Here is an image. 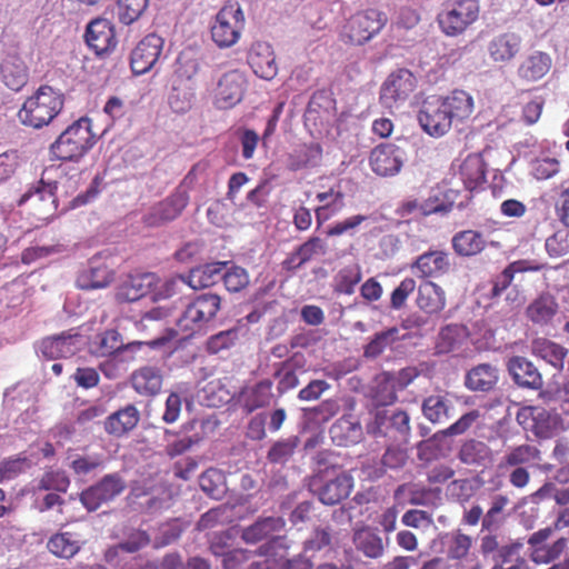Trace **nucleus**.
Segmentation results:
<instances>
[{"instance_id": "38", "label": "nucleus", "mask_w": 569, "mask_h": 569, "mask_svg": "<svg viewBox=\"0 0 569 569\" xmlns=\"http://www.w3.org/2000/svg\"><path fill=\"white\" fill-rule=\"evenodd\" d=\"M498 382V370L496 367L481 363L472 368L466 377V386L473 391H489Z\"/></svg>"}, {"instance_id": "59", "label": "nucleus", "mask_w": 569, "mask_h": 569, "mask_svg": "<svg viewBox=\"0 0 569 569\" xmlns=\"http://www.w3.org/2000/svg\"><path fill=\"white\" fill-rule=\"evenodd\" d=\"M345 194L343 192H338L336 194V200H331L330 202H326L315 209L316 221L318 228L321 227L326 221L330 220L332 217L337 216L345 208Z\"/></svg>"}, {"instance_id": "19", "label": "nucleus", "mask_w": 569, "mask_h": 569, "mask_svg": "<svg viewBox=\"0 0 569 569\" xmlns=\"http://www.w3.org/2000/svg\"><path fill=\"white\" fill-rule=\"evenodd\" d=\"M80 339L81 336L78 333L62 332L61 335L42 339L39 345V351L48 360L68 358L80 350Z\"/></svg>"}, {"instance_id": "32", "label": "nucleus", "mask_w": 569, "mask_h": 569, "mask_svg": "<svg viewBox=\"0 0 569 569\" xmlns=\"http://www.w3.org/2000/svg\"><path fill=\"white\" fill-rule=\"evenodd\" d=\"M0 77L6 87L19 91L28 82V68L19 57L9 56L0 66Z\"/></svg>"}, {"instance_id": "9", "label": "nucleus", "mask_w": 569, "mask_h": 569, "mask_svg": "<svg viewBox=\"0 0 569 569\" xmlns=\"http://www.w3.org/2000/svg\"><path fill=\"white\" fill-rule=\"evenodd\" d=\"M56 182L40 179L32 183L18 200V206L31 204L39 220H48L57 210Z\"/></svg>"}, {"instance_id": "54", "label": "nucleus", "mask_w": 569, "mask_h": 569, "mask_svg": "<svg viewBox=\"0 0 569 569\" xmlns=\"http://www.w3.org/2000/svg\"><path fill=\"white\" fill-rule=\"evenodd\" d=\"M397 335V328H390L386 331L376 333L371 341L366 346L365 356L369 358L380 356L396 340Z\"/></svg>"}, {"instance_id": "42", "label": "nucleus", "mask_w": 569, "mask_h": 569, "mask_svg": "<svg viewBox=\"0 0 569 569\" xmlns=\"http://www.w3.org/2000/svg\"><path fill=\"white\" fill-rule=\"evenodd\" d=\"M450 401L443 395H430L421 405L422 415L431 423H442L450 415Z\"/></svg>"}, {"instance_id": "30", "label": "nucleus", "mask_w": 569, "mask_h": 569, "mask_svg": "<svg viewBox=\"0 0 569 569\" xmlns=\"http://www.w3.org/2000/svg\"><path fill=\"white\" fill-rule=\"evenodd\" d=\"M417 306L428 315L442 311L446 307L445 290L437 283L427 280L418 288Z\"/></svg>"}, {"instance_id": "17", "label": "nucleus", "mask_w": 569, "mask_h": 569, "mask_svg": "<svg viewBox=\"0 0 569 569\" xmlns=\"http://www.w3.org/2000/svg\"><path fill=\"white\" fill-rule=\"evenodd\" d=\"M248 63L256 76L272 80L278 73V64L272 47L263 41H256L248 51Z\"/></svg>"}, {"instance_id": "33", "label": "nucleus", "mask_w": 569, "mask_h": 569, "mask_svg": "<svg viewBox=\"0 0 569 569\" xmlns=\"http://www.w3.org/2000/svg\"><path fill=\"white\" fill-rule=\"evenodd\" d=\"M521 39L515 33H502L495 37L488 44L490 58L496 62L511 60L520 50Z\"/></svg>"}, {"instance_id": "10", "label": "nucleus", "mask_w": 569, "mask_h": 569, "mask_svg": "<svg viewBox=\"0 0 569 569\" xmlns=\"http://www.w3.org/2000/svg\"><path fill=\"white\" fill-rule=\"evenodd\" d=\"M84 41L98 58L109 57L118 46L114 24L104 18L91 20L86 27Z\"/></svg>"}, {"instance_id": "55", "label": "nucleus", "mask_w": 569, "mask_h": 569, "mask_svg": "<svg viewBox=\"0 0 569 569\" xmlns=\"http://www.w3.org/2000/svg\"><path fill=\"white\" fill-rule=\"evenodd\" d=\"M360 429L358 423L352 422L347 417H342L331 426L329 432L333 441L339 446H346L349 441L350 433L355 436Z\"/></svg>"}, {"instance_id": "7", "label": "nucleus", "mask_w": 569, "mask_h": 569, "mask_svg": "<svg viewBox=\"0 0 569 569\" xmlns=\"http://www.w3.org/2000/svg\"><path fill=\"white\" fill-rule=\"evenodd\" d=\"M417 88V78L406 68L391 72L380 88V102L388 109L399 108Z\"/></svg>"}, {"instance_id": "13", "label": "nucleus", "mask_w": 569, "mask_h": 569, "mask_svg": "<svg viewBox=\"0 0 569 569\" xmlns=\"http://www.w3.org/2000/svg\"><path fill=\"white\" fill-rule=\"evenodd\" d=\"M247 89V78L239 70L224 73L217 86L216 101L219 108L229 109L241 102Z\"/></svg>"}, {"instance_id": "41", "label": "nucleus", "mask_w": 569, "mask_h": 569, "mask_svg": "<svg viewBox=\"0 0 569 569\" xmlns=\"http://www.w3.org/2000/svg\"><path fill=\"white\" fill-rule=\"evenodd\" d=\"M82 543L69 531L58 532L51 536L47 542L48 550L61 559H71L80 550Z\"/></svg>"}, {"instance_id": "53", "label": "nucleus", "mask_w": 569, "mask_h": 569, "mask_svg": "<svg viewBox=\"0 0 569 569\" xmlns=\"http://www.w3.org/2000/svg\"><path fill=\"white\" fill-rule=\"evenodd\" d=\"M472 539L470 536L457 531L451 535L447 545L448 560H461L466 558L471 549Z\"/></svg>"}, {"instance_id": "52", "label": "nucleus", "mask_w": 569, "mask_h": 569, "mask_svg": "<svg viewBox=\"0 0 569 569\" xmlns=\"http://www.w3.org/2000/svg\"><path fill=\"white\" fill-rule=\"evenodd\" d=\"M298 445V437L278 440L269 449L267 458L271 463H284L292 457Z\"/></svg>"}, {"instance_id": "25", "label": "nucleus", "mask_w": 569, "mask_h": 569, "mask_svg": "<svg viewBox=\"0 0 569 569\" xmlns=\"http://www.w3.org/2000/svg\"><path fill=\"white\" fill-rule=\"evenodd\" d=\"M228 262H211L190 270L179 279L194 290H201L216 284L221 279L222 270Z\"/></svg>"}, {"instance_id": "51", "label": "nucleus", "mask_w": 569, "mask_h": 569, "mask_svg": "<svg viewBox=\"0 0 569 569\" xmlns=\"http://www.w3.org/2000/svg\"><path fill=\"white\" fill-rule=\"evenodd\" d=\"M467 336V328L451 323L443 327L438 336L437 348L440 352L453 351Z\"/></svg>"}, {"instance_id": "63", "label": "nucleus", "mask_w": 569, "mask_h": 569, "mask_svg": "<svg viewBox=\"0 0 569 569\" xmlns=\"http://www.w3.org/2000/svg\"><path fill=\"white\" fill-rule=\"evenodd\" d=\"M416 281L413 278H405L399 286L392 291L390 298L391 308L401 309L408 297L415 291Z\"/></svg>"}, {"instance_id": "40", "label": "nucleus", "mask_w": 569, "mask_h": 569, "mask_svg": "<svg viewBox=\"0 0 569 569\" xmlns=\"http://www.w3.org/2000/svg\"><path fill=\"white\" fill-rule=\"evenodd\" d=\"M322 157L319 143H303L298 146L289 156L288 168L292 171L316 166Z\"/></svg>"}, {"instance_id": "5", "label": "nucleus", "mask_w": 569, "mask_h": 569, "mask_svg": "<svg viewBox=\"0 0 569 569\" xmlns=\"http://www.w3.org/2000/svg\"><path fill=\"white\" fill-rule=\"evenodd\" d=\"M387 21V14L377 9L357 12L342 27L340 38L345 43L361 46L378 34Z\"/></svg>"}, {"instance_id": "45", "label": "nucleus", "mask_w": 569, "mask_h": 569, "mask_svg": "<svg viewBox=\"0 0 569 569\" xmlns=\"http://www.w3.org/2000/svg\"><path fill=\"white\" fill-rule=\"evenodd\" d=\"M112 278V271L107 266L101 264L81 272L77 279V284L84 290L101 289L107 287Z\"/></svg>"}, {"instance_id": "60", "label": "nucleus", "mask_w": 569, "mask_h": 569, "mask_svg": "<svg viewBox=\"0 0 569 569\" xmlns=\"http://www.w3.org/2000/svg\"><path fill=\"white\" fill-rule=\"evenodd\" d=\"M531 171L536 179L547 180L560 171V162L556 158H539L532 162Z\"/></svg>"}, {"instance_id": "31", "label": "nucleus", "mask_w": 569, "mask_h": 569, "mask_svg": "<svg viewBox=\"0 0 569 569\" xmlns=\"http://www.w3.org/2000/svg\"><path fill=\"white\" fill-rule=\"evenodd\" d=\"M139 419L138 409L132 405H128L106 419L104 430L111 436L121 437L132 430L138 425Z\"/></svg>"}, {"instance_id": "2", "label": "nucleus", "mask_w": 569, "mask_h": 569, "mask_svg": "<svg viewBox=\"0 0 569 569\" xmlns=\"http://www.w3.org/2000/svg\"><path fill=\"white\" fill-rule=\"evenodd\" d=\"M64 96L51 86H40L33 94L28 97L18 111L19 121L33 129H41L61 112Z\"/></svg>"}, {"instance_id": "44", "label": "nucleus", "mask_w": 569, "mask_h": 569, "mask_svg": "<svg viewBox=\"0 0 569 569\" xmlns=\"http://www.w3.org/2000/svg\"><path fill=\"white\" fill-rule=\"evenodd\" d=\"M201 490L213 499H221L227 492V480L224 473L217 468H209L199 477Z\"/></svg>"}, {"instance_id": "39", "label": "nucleus", "mask_w": 569, "mask_h": 569, "mask_svg": "<svg viewBox=\"0 0 569 569\" xmlns=\"http://www.w3.org/2000/svg\"><path fill=\"white\" fill-rule=\"evenodd\" d=\"M176 279H161L154 273L144 272V299L151 302L166 300L176 293Z\"/></svg>"}, {"instance_id": "6", "label": "nucleus", "mask_w": 569, "mask_h": 569, "mask_svg": "<svg viewBox=\"0 0 569 569\" xmlns=\"http://www.w3.org/2000/svg\"><path fill=\"white\" fill-rule=\"evenodd\" d=\"M244 24V13L239 3L224 4L211 26L212 41L221 49L234 46L241 38Z\"/></svg>"}, {"instance_id": "29", "label": "nucleus", "mask_w": 569, "mask_h": 569, "mask_svg": "<svg viewBox=\"0 0 569 569\" xmlns=\"http://www.w3.org/2000/svg\"><path fill=\"white\" fill-rule=\"evenodd\" d=\"M451 244L459 257L470 258L480 254L487 248V240L482 232L467 229L455 233Z\"/></svg>"}, {"instance_id": "1", "label": "nucleus", "mask_w": 569, "mask_h": 569, "mask_svg": "<svg viewBox=\"0 0 569 569\" xmlns=\"http://www.w3.org/2000/svg\"><path fill=\"white\" fill-rule=\"evenodd\" d=\"M473 109V98L467 91L456 89L447 96L425 100L418 112V121L426 133L440 138L453 126L469 120Z\"/></svg>"}, {"instance_id": "62", "label": "nucleus", "mask_w": 569, "mask_h": 569, "mask_svg": "<svg viewBox=\"0 0 569 569\" xmlns=\"http://www.w3.org/2000/svg\"><path fill=\"white\" fill-rule=\"evenodd\" d=\"M480 418L479 410H471L462 415L456 422L442 431L446 437L460 436L467 432Z\"/></svg>"}, {"instance_id": "50", "label": "nucleus", "mask_w": 569, "mask_h": 569, "mask_svg": "<svg viewBox=\"0 0 569 569\" xmlns=\"http://www.w3.org/2000/svg\"><path fill=\"white\" fill-rule=\"evenodd\" d=\"M177 330L163 327L159 336L144 340V346L150 350L159 351L162 358H168L177 349Z\"/></svg>"}, {"instance_id": "35", "label": "nucleus", "mask_w": 569, "mask_h": 569, "mask_svg": "<svg viewBox=\"0 0 569 569\" xmlns=\"http://www.w3.org/2000/svg\"><path fill=\"white\" fill-rule=\"evenodd\" d=\"M558 309L559 306L556 299L549 293H543L530 302L526 315L535 325L546 326L551 322Z\"/></svg>"}, {"instance_id": "64", "label": "nucleus", "mask_w": 569, "mask_h": 569, "mask_svg": "<svg viewBox=\"0 0 569 569\" xmlns=\"http://www.w3.org/2000/svg\"><path fill=\"white\" fill-rule=\"evenodd\" d=\"M94 486L106 502L112 500L124 488L122 481L117 476H106Z\"/></svg>"}, {"instance_id": "26", "label": "nucleus", "mask_w": 569, "mask_h": 569, "mask_svg": "<svg viewBox=\"0 0 569 569\" xmlns=\"http://www.w3.org/2000/svg\"><path fill=\"white\" fill-rule=\"evenodd\" d=\"M272 397V381L264 379L244 388L240 392L239 402L247 413H251L257 409L269 406Z\"/></svg>"}, {"instance_id": "61", "label": "nucleus", "mask_w": 569, "mask_h": 569, "mask_svg": "<svg viewBox=\"0 0 569 569\" xmlns=\"http://www.w3.org/2000/svg\"><path fill=\"white\" fill-rule=\"evenodd\" d=\"M142 16V0H118V17L123 24H131Z\"/></svg>"}, {"instance_id": "56", "label": "nucleus", "mask_w": 569, "mask_h": 569, "mask_svg": "<svg viewBox=\"0 0 569 569\" xmlns=\"http://www.w3.org/2000/svg\"><path fill=\"white\" fill-rule=\"evenodd\" d=\"M332 536L329 527H317L303 542V552H318L331 546Z\"/></svg>"}, {"instance_id": "20", "label": "nucleus", "mask_w": 569, "mask_h": 569, "mask_svg": "<svg viewBox=\"0 0 569 569\" xmlns=\"http://www.w3.org/2000/svg\"><path fill=\"white\" fill-rule=\"evenodd\" d=\"M507 369L513 382L521 388L539 390L543 386L541 373L537 367L525 357H511L507 362Z\"/></svg>"}, {"instance_id": "46", "label": "nucleus", "mask_w": 569, "mask_h": 569, "mask_svg": "<svg viewBox=\"0 0 569 569\" xmlns=\"http://www.w3.org/2000/svg\"><path fill=\"white\" fill-rule=\"evenodd\" d=\"M398 388L390 379V371H383L376 377V386L373 388V401L377 406H390L398 399Z\"/></svg>"}, {"instance_id": "23", "label": "nucleus", "mask_w": 569, "mask_h": 569, "mask_svg": "<svg viewBox=\"0 0 569 569\" xmlns=\"http://www.w3.org/2000/svg\"><path fill=\"white\" fill-rule=\"evenodd\" d=\"M189 194L183 189H176L166 200L152 209L148 219L150 224L176 219L189 203Z\"/></svg>"}, {"instance_id": "16", "label": "nucleus", "mask_w": 569, "mask_h": 569, "mask_svg": "<svg viewBox=\"0 0 569 569\" xmlns=\"http://www.w3.org/2000/svg\"><path fill=\"white\" fill-rule=\"evenodd\" d=\"M452 263L450 253L445 250H429L418 256L412 264L418 277L423 279L441 278L448 274Z\"/></svg>"}, {"instance_id": "48", "label": "nucleus", "mask_w": 569, "mask_h": 569, "mask_svg": "<svg viewBox=\"0 0 569 569\" xmlns=\"http://www.w3.org/2000/svg\"><path fill=\"white\" fill-rule=\"evenodd\" d=\"M142 298V274H127L117 287L116 299L118 302H134Z\"/></svg>"}, {"instance_id": "57", "label": "nucleus", "mask_w": 569, "mask_h": 569, "mask_svg": "<svg viewBox=\"0 0 569 569\" xmlns=\"http://www.w3.org/2000/svg\"><path fill=\"white\" fill-rule=\"evenodd\" d=\"M224 287L230 292H239L249 284V274L247 270L239 266H232L221 274Z\"/></svg>"}, {"instance_id": "15", "label": "nucleus", "mask_w": 569, "mask_h": 569, "mask_svg": "<svg viewBox=\"0 0 569 569\" xmlns=\"http://www.w3.org/2000/svg\"><path fill=\"white\" fill-rule=\"evenodd\" d=\"M327 252V242L318 236H312L299 244L291 253H289L287 258L281 262V267L283 270L292 272L306 263L319 257L326 256Z\"/></svg>"}, {"instance_id": "3", "label": "nucleus", "mask_w": 569, "mask_h": 569, "mask_svg": "<svg viewBox=\"0 0 569 569\" xmlns=\"http://www.w3.org/2000/svg\"><path fill=\"white\" fill-rule=\"evenodd\" d=\"M97 143V134L92 131V122L82 117L62 131L50 146V153L57 160L78 162Z\"/></svg>"}, {"instance_id": "14", "label": "nucleus", "mask_w": 569, "mask_h": 569, "mask_svg": "<svg viewBox=\"0 0 569 569\" xmlns=\"http://www.w3.org/2000/svg\"><path fill=\"white\" fill-rule=\"evenodd\" d=\"M553 528L546 527L533 532L528 545L532 548L531 559L536 563H549L558 559L567 549L568 541L566 538H559L552 545H543L552 535Z\"/></svg>"}, {"instance_id": "8", "label": "nucleus", "mask_w": 569, "mask_h": 569, "mask_svg": "<svg viewBox=\"0 0 569 569\" xmlns=\"http://www.w3.org/2000/svg\"><path fill=\"white\" fill-rule=\"evenodd\" d=\"M221 306V298L214 293H202L191 301L178 320L183 331L193 332L213 319Z\"/></svg>"}, {"instance_id": "21", "label": "nucleus", "mask_w": 569, "mask_h": 569, "mask_svg": "<svg viewBox=\"0 0 569 569\" xmlns=\"http://www.w3.org/2000/svg\"><path fill=\"white\" fill-rule=\"evenodd\" d=\"M286 521L279 516L259 517L252 525L242 529L241 539L249 545L274 539L283 531Z\"/></svg>"}, {"instance_id": "34", "label": "nucleus", "mask_w": 569, "mask_h": 569, "mask_svg": "<svg viewBox=\"0 0 569 569\" xmlns=\"http://www.w3.org/2000/svg\"><path fill=\"white\" fill-rule=\"evenodd\" d=\"M552 60L548 53L536 51L520 63L518 76L527 81H538L549 72Z\"/></svg>"}, {"instance_id": "11", "label": "nucleus", "mask_w": 569, "mask_h": 569, "mask_svg": "<svg viewBox=\"0 0 569 569\" xmlns=\"http://www.w3.org/2000/svg\"><path fill=\"white\" fill-rule=\"evenodd\" d=\"M519 425L536 437L547 439L552 437L559 423V417L539 406L521 408L516 417Z\"/></svg>"}, {"instance_id": "43", "label": "nucleus", "mask_w": 569, "mask_h": 569, "mask_svg": "<svg viewBox=\"0 0 569 569\" xmlns=\"http://www.w3.org/2000/svg\"><path fill=\"white\" fill-rule=\"evenodd\" d=\"M356 549L368 558H379L383 555V543L379 535L369 528L356 530L353 533Z\"/></svg>"}, {"instance_id": "28", "label": "nucleus", "mask_w": 569, "mask_h": 569, "mask_svg": "<svg viewBox=\"0 0 569 569\" xmlns=\"http://www.w3.org/2000/svg\"><path fill=\"white\" fill-rule=\"evenodd\" d=\"M531 351L533 356L542 359L557 371L563 369L565 360L569 352L565 346L545 337L536 338L532 341Z\"/></svg>"}, {"instance_id": "22", "label": "nucleus", "mask_w": 569, "mask_h": 569, "mask_svg": "<svg viewBox=\"0 0 569 569\" xmlns=\"http://www.w3.org/2000/svg\"><path fill=\"white\" fill-rule=\"evenodd\" d=\"M353 488V478L348 472H340L326 480L318 489L319 500L327 506H335L348 498Z\"/></svg>"}, {"instance_id": "27", "label": "nucleus", "mask_w": 569, "mask_h": 569, "mask_svg": "<svg viewBox=\"0 0 569 569\" xmlns=\"http://www.w3.org/2000/svg\"><path fill=\"white\" fill-rule=\"evenodd\" d=\"M465 188L476 190L486 182V163L480 154H468L460 163L457 172Z\"/></svg>"}, {"instance_id": "24", "label": "nucleus", "mask_w": 569, "mask_h": 569, "mask_svg": "<svg viewBox=\"0 0 569 569\" xmlns=\"http://www.w3.org/2000/svg\"><path fill=\"white\" fill-rule=\"evenodd\" d=\"M142 546V535H137L131 539L109 547L104 552V560L108 563L116 565L127 569L130 560H134L137 567H140L141 557L139 555Z\"/></svg>"}, {"instance_id": "58", "label": "nucleus", "mask_w": 569, "mask_h": 569, "mask_svg": "<svg viewBox=\"0 0 569 569\" xmlns=\"http://www.w3.org/2000/svg\"><path fill=\"white\" fill-rule=\"evenodd\" d=\"M163 39L156 33L144 37V73L150 71L161 56Z\"/></svg>"}, {"instance_id": "18", "label": "nucleus", "mask_w": 569, "mask_h": 569, "mask_svg": "<svg viewBox=\"0 0 569 569\" xmlns=\"http://www.w3.org/2000/svg\"><path fill=\"white\" fill-rule=\"evenodd\" d=\"M336 100L333 93L328 89H320L312 93L306 113V122H311L315 127L325 126L336 114Z\"/></svg>"}, {"instance_id": "47", "label": "nucleus", "mask_w": 569, "mask_h": 569, "mask_svg": "<svg viewBox=\"0 0 569 569\" xmlns=\"http://www.w3.org/2000/svg\"><path fill=\"white\" fill-rule=\"evenodd\" d=\"M297 369L298 363L295 358L282 361L277 366L273 377L278 380L277 391L280 395L295 389L299 385Z\"/></svg>"}, {"instance_id": "49", "label": "nucleus", "mask_w": 569, "mask_h": 569, "mask_svg": "<svg viewBox=\"0 0 569 569\" xmlns=\"http://www.w3.org/2000/svg\"><path fill=\"white\" fill-rule=\"evenodd\" d=\"M362 272L359 264L346 266L335 277V292L352 295L356 286L361 281Z\"/></svg>"}, {"instance_id": "37", "label": "nucleus", "mask_w": 569, "mask_h": 569, "mask_svg": "<svg viewBox=\"0 0 569 569\" xmlns=\"http://www.w3.org/2000/svg\"><path fill=\"white\" fill-rule=\"evenodd\" d=\"M540 460V450L531 445L525 443L511 448L505 453L498 465L499 470L512 467H523Z\"/></svg>"}, {"instance_id": "12", "label": "nucleus", "mask_w": 569, "mask_h": 569, "mask_svg": "<svg viewBox=\"0 0 569 569\" xmlns=\"http://www.w3.org/2000/svg\"><path fill=\"white\" fill-rule=\"evenodd\" d=\"M406 153L393 143H381L375 147L369 157L371 170L380 177H392L400 172Z\"/></svg>"}, {"instance_id": "4", "label": "nucleus", "mask_w": 569, "mask_h": 569, "mask_svg": "<svg viewBox=\"0 0 569 569\" xmlns=\"http://www.w3.org/2000/svg\"><path fill=\"white\" fill-rule=\"evenodd\" d=\"M478 0H446L437 16L442 33L448 37L462 34L479 18Z\"/></svg>"}, {"instance_id": "36", "label": "nucleus", "mask_w": 569, "mask_h": 569, "mask_svg": "<svg viewBox=\"0 0 569 569\" xmlns=\"http://www.w3.org/2000/svg\"><path fill=\"white\" fill-rule=\"evenodd\" d=\"M458 458L462 463L483 467L492 460L490 447L479 440H466L458 452Z\"/></svg>"}]
</instances>
